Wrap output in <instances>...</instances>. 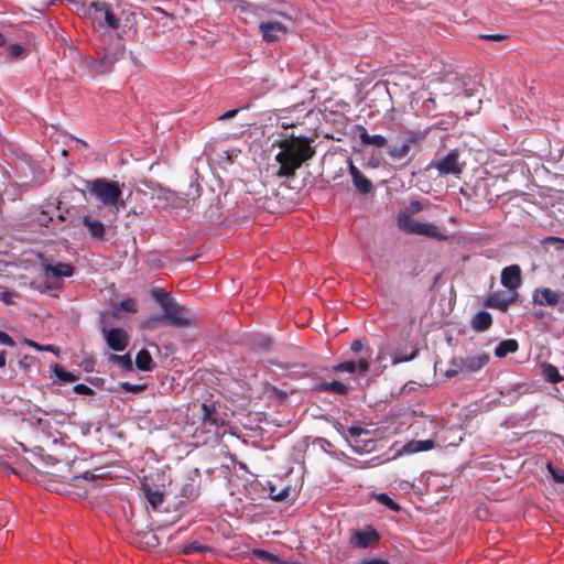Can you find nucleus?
<instances>
[{"label": "nucleus", "instance_id": "nucleus-48", "mask_svg": "<svg viewBox=\"0 0 564 564\" xmlns=\"http://www.w3.org/2000/svg\"><path fill=\"white\" fill-rule=\"evenodd\" d=\"M0 344L9 346V347H13L15 345V341L6 332L0 330Z\"/></svg>", "mask_w": 564, "mask_h": 564}, {"label": "nucleus", "instance_id": "nucleus-24", "mask_svg": "<svg viewBox=\"0 0 564 564\" xmlns=\"http://www.w3.org/2000/svg\"><path fill=\"white\" fill-rule=\"evenodd\" d=\"M314 389L319 392H330L338 395H346L349 391L347 384L337 380H334L333 382L317 383Z\"/></svg>", "mask_w": 564, "mask_h": 564}, {"label": "nucleus", "instance_id": "nucleus-22", "mask_svg": "<svg viewBox=\"0 0 564 564\" xmlns=\"http://www.w3.org/2000/svg\"><path fill=\"white\" fill-rule=\"evenodd\" d=\"M359 131V139L364 145H373L376 148H388V140L381 134H369L367 129L362 126H357Z\"/></svg>", "mask_w": 564, "mask_h": 564}, {"label": "nucleus", "instance_id": "nucleus-10", "mask_svg": "<svg viewBox=\"0 0 564 564\" xmlns=\"http://www.w3.org/2000/svg\"><path fill=\"white\" fill-rule=\"evenodd\" d=\"M400 226L410 234H415L420 236H426L430 238H434L438 241H446L448 237L441 232L438 226L430 223H420L409 217L405 219L399 218Z\"/></svg>", "mask_w": 564, "mask_h": 564}, {"label": "nucleus", "instance_id": "nucleus-3", "mask_svg": "<svg viewBox=\"0 0 564 564\" xmlns=\"http://www.w3.org/2000/svg\"><path fill=\"white\" fill-rule=\"evenodd\" d=\"M279 15L282 20L270 19L259 23V33L264 43H276L282 37L291 33L293 22L292 18L282 12H280Z\"/></svg>", "mask_w": 564, "mask_h": 564}, {"label": "nucleus", "instance_id": "nucleus-18", "mask_svg": "<svg viewBox=\"0 0 564 564\" xmlns=\"http://www.w3.org/2000/svg\"><path fill=\"white\" fill-rule=\"evenodd\" d=\"M419 354V348L412 343H404L397 347L391 355L392 365L413 360Z\"/></svg>", "mask_w": 564, "mask_h": 564}, {"label": "nucleus", "instance_id": "nucleus-49", "mask_svg": "<svg viewBox=\"0 0 564 564\" xmlns=\"http://www.w3.org/2000/svg\"><path fill=\"white\" fill-rule=\"evenodd\" d=\"M364 348V343L362 340L360 339H355L351 344H350V350L355 354H358Z\"/></svg>", "mask_w": 564, "mask_h": 564}, {"label": "nucleus", "instance_id": "nucleus-39", "mask_svg": "<svg viewBox=\"0 0 564 564\" xmlns=\"http://www.w3.org/2000/svg\"><path fill=\"white\" fill-rule=\"evenodd\" d=\"M120 308L124 312L135 313L137 312V301L132 297L124 299L119 304Z\"/></svg>", "mask_w": 564, "mask_h": 564}, {"label": "nucleus", "instance_id": "nucleus-28", "mask_svg": "<svg viewBox=\"0 0 564 564\" xmlns=\"http://www.w3.org/2000/svg\"><path fill=\"white\" fill-rule=\"evenodd\" d=\"M519 348L516 339H506L499 343L495 348V355L499 358L506 357L508 354L516 352Z\"/></svg>", "mask_w": 564, "mask_h": 564}, {"label": "nucleus", "instance_id": "nucleus-60", "mask_svg": "<svg viewBox=\"0 0 564 564\" xmlns=\"http://www.w3.org/2000/svg\"><path fill=\"white\" fill-rule=\"evenodd\" d=\"M270 344H271L270 339H265V341L262 346H263V348H268L270 346Z\"/></svg>", "mask_w": 564, "mask_h": 564}, {"label": "nucleus", "instance_id": "nucleus-37", "mask_svg": "<svg viewBox=\"0 0 564 564\" xmlns=\"http://www.w3.org/2000/svg\"><path fill=\"white\" fill-rule=\"evenodd\" d=\"M162 324H165V317H163V313L150 316L147 321L143 322L142 327L147 329H155Z\"/></svg>", "mask_w": 564, "mask_h": 564}, {"label": "nucleus", "instance_id": "nucleus-45", "mask_svg": "<svg viewBox=\"0 0 564 564\" xmlns=\"http://www.w3.org/2000/svg\"><path fill=\"white\" fill-rule=\"evenodd\" d=\"M547 469L555 482L564 484V473H558L551 463L547 464Z\"/></svg>", "mask_w": 564, "mask_h": 564}, {"label": "nucleus", "instance_id": "nucleus-62", "mask_svg": "<svg viewBox=\"0 0 564 564\" xmlns=\"http://www.w3.org/2000/svg\"><path fill=\"white\" fill-rule=\"evenodd\" d=\"M186 495H189V490L184 491V495H183V496H185V497H186Z\"/></svg>", "mask_w": 564, "mask_h": 564}, {"label": "nucleus", "instance_id": "nucleus-38", "mask_svg": "<svg viewBox=\"0 0 564 564\" xmlns=\"http://www.w3.org/2000/svg\"><path fill=\"white\" fill-rule=\"evenodd\" d=\"M152 297L160 304L162 308L164 307V304L169 303L173 299L170 293L164 292L162 289L153 290Z\"/></svg>", "mask_w": 564, "mask_h": 564}, {"label": "nucleus", "instance_id": "nucleus-9", "mask_svg": "<svg viewBox=\"0 0 564 564\" xmlns=\"http://www.w3.org/2000/svg\"><path fill=\"white\" fill-rule=\"evenodd\" d=\"M200 427L206 433L218 434V429L225 425V416L217 409L215 402H203L200 404Z\"/></svg>", "mask_w": 564, "mask_h": 564}, {"label": "nucleus", "instance_id": "nucleus-52", "mask_svg": "<svg viewBox=\"0 0 564 564\" xmlns=\"http://www.w3.org/2000/svg\"><path fill=\"white\" fill-rule=\"evenodd\" d=\"M186 490H189V495H186V498H194L197 496L196 491H195V488L192 484H188L186 485L184 488H183V491H186Z\"/></svg>", "mask_w": 564, "mask_h": 564}, {"label": "nucleus", "instance_id": "nucleus-44", "mask_svg": "<svg viewBox=\"0 0 564 564\" xmlns=\"http://www.w3.org/2000/svg\"><path fill=\"white\" fill-rule=\"evenodd\" d=\"M73 390L77 394H84V395L94 394V390L84 383H78V384L74 386Z\"/></svg>", "mask_w": 564, "mask_h": 564}, {"label": "nucleus", "instance_id": "nucleus-30", "mask_svg": "<svg viewBox=\"0 0 564 564\" xmlns=\"http://www.w3.org/2000/svg\"><path fill=\"white\" fill-rule=\"evenodd\" d=\"M108 361L118 365L124 371L132 370V359H131L130 354H124V355L110 354L108 357Z\"/></svg>", "mask_w": 564, "mask_h": 564}, {"label": "nucleus", "instance_id": "nucleus-20", "mask_svg": "<svg viewBox=\"0 0 564 564\" xmlns=\"http://www.w3.org/2000/svg\"><path fill=\"white\" fill-rule=\"evenodd\" d=\"M349 174L351 175L354 186L361 193V194H369L373 186L371 181L366 177L361 171L354 165L352 161H349Z\"/></svg>", "mask_w": 564, "mask_h": 564}, {"label": "nucleus", "instance_id": "nucleus-15", "mask_svg": "<svg viewBox=\"0 0 564 564\" xmlns=\"http://www.w3.org/2000/svg\"><path fill=\"white\" fill-rule=\"evenodd\" d=\"M379 540V533L372 528H367L366 530H354L350 543L355 547L367 549L373 544H377Z\"/></svg>", "mask_w": 564, "mask_h": 564}, {"label": "nucleus", "instance_id": "nucleus-7", "mask_svg": "<svg viewBox=\"0 0 564 564\" xmlns=\"http://www.w3.org/2000/svg\"><path fill=\"white\" fill-rule=\"evenodd\" d=\"M86 13L99 26H107L111 30H118L120 26V20L113 13L111 4L106 1L90 2Z\"/></svg>", "mask_w": 564, "mask_h": 564}, {"label": "nucleus", "instance_id": "nucleus-36", "mask_svg": "<svg viewBox=\"0 0 564 564\" xmlns=\"http://www.w3.org/2000/svg\"><path fill=\"white\" fill-rule=\"evenodd\" d=\"M376 500L391 511L398 512L401 509L400 506L384 492L377 495Z\"/></svg>", "mask_w": 564, "mask_h": 564}, {"label": "nucleus", "instance_id": "nucleus-57", "mask_svg": "<svg viewBox=\"0 0 564 564\" xmlns=\"http://www.w3.org/2000/svg\"><path fill=\"white\" fill-rule=\"evenodd\" d=\"M411 206L413 210H421V204L419 202H412Z\"/></svg>", "mask_w": 564, "mask_h": 564}, {"label": "nucleus", "instance_id": "nucleus-12", "mask_svg": "<svg viewBox=\"0 0 564 564\" xmlns=\"http://www.w3.org/2000/svg\"><path fill=\"white\" fill-rule=\"evenodd\" d=\"M41 267L46 278H69L75 272V268L70 263L54 262L46 257L41 258Z\"/></svg>", "mask_w": 564, "mask_h": 564}, {"label": "nucleus", "instance_id": "nucleus-47", "mask_svg": "<svg viewBox=\"0 0 564 564\" xmlns=\"http://www.w3.org/2000/svg\"><path fill=\"white\" fill-rule=\"evenodd\" d=\"M480 40L484 41H492V42H500L507 39V35L505 34H480Z\"/></svg>", "mask_w": 564, "mask_h": 564}, {"label": "nucleus", "instance_id": "nucleus-27", "mask_svg": "<svg viewBox=\"0 0 564 564\" xmlns=\"http://www.w3.org/2000/svg\"><path fill=\"white\" fill-rule=\"evenodd\" d=\"M135 366L139 370L150 371L155 367V364L147 349H141L135 356Z\"/></svg>", "mask_w": 564, "mask_h": 564}, {"label": "nucleus", "instance_id": "nucleus-1", "mask_svg": "<svg viewBox=\"0 0 564 564\" xmlns=\"http://www.w3.org/2000/svg\"><path fill=\"white\" fill-rule=\"evenodd\" d=\"M312 139L308 137H291L279 142L280 152L275 155L280 164L276 175L280 177H293L297 169L303 163L311 160L316 151L311 145Z\"/></svg>", "mask_w": 564, "mask_h": 564}, {"label": "nucleus", "instance_id": "nucleus-33", "mask_svg": "<svg viewBox=\"0 0 564 564\" xmlns=\"http://www.w3.org/2000/svg\"><path fill=\"white\" fill-rule=\"evenodd\" d=\"M251 555L259 560H262V561H268V562L279 563V564H286V562L280 560L279 556H276L268 551H264V550L256 549L252 551Z\"/></svg>", "mask_w": 564, "mask_h": 564}, {"label": "nucleus", "instance_id": "nucleus-32", "mask_svg": "<svg viewBox=\"0 0 564 564\" xmlns=\"http://www.w3.org/2000/svg\"><path fill=\"white\" fill-rule=\"evenodd\" d=\"M53 372L56 376V378L62 382H74L78 379L76 375L65 370L62 366L57 364L53 366Z\"/></svg>", "mask_w": 564, "mask_h": 564}, {"label": "nucleus", "instance_id": "nucleus-58", "mask_svg": "<svg viewBox=\"0 0 564 564\" xmlns=\"http://www.w3.org/2000/svg\"><path fill=\"white\" fill-rule=\"evenodd\" d=\"M6 43H7L6 36L2 33H0V47L4 46Z\"/></svg>", "mask_w": 564, "mask_h": 564}, {"label": "nucleus", "instance_id": "nucleus-26", "mask_svg": "<svg viewBox=\"0 0 564 564\" xmlns=\"http://www.w3.org/2000/svg\"><path fill=\"white\" fill-rule=\"evenodd\" d=\"M433 447H434V441H432V440H423V441L414 440V441L406 443L403 446L402 452L406 453V454H413V453L430 451Z\"/></svg>", "mask_w": 564, "mask_h": 564}, {"label": "nucleus", "instance_id": "nucleus-43", "mask_svg": "<svg viewBox=\"0 0 564 564\" xmlns=\"http://www.w3.org/2000/svg\"><path fill=\"white\" fill-rule=\"evenodd\" d=\"M486 188H487V182L482 178L477 180L476 184H475L476 197H480V194H478V191L486 189ZM481 198L485 200H488V202L491 200V197H487L486 194L481 195Z\"/></svg>", "mask_w": 564, "mask_h": 564}, {"label": "nucleus", "instance_id": "nucleus-53", "mask_svg": "<svg viewBox=\"0 0 564 564\" xmlns=\"http://www.w3.org/2000/svg\"><path fill=\"white\" fill-rule=\"evenodd\" d=\"M26 345L39 350V351H43L44 350V346H41L40 344L33 341V340H26Z\"/></svg>", "mask_w": 564, "mask_h": 564}, {"label": "nucleus", "instance_id": "nucleus-41", "mask_svg": "<svg viewBox=\"0 0 564 564\" xmlns=\"http://www.w3.org/2000/svg\"><path fill=\"white\" fill-rule=\"evenodd\" d=\"M120 387L123 391L126 392H139V391H142L144 390L145 386H141V384H132L128 381L126 382H121L120 383Z\"/></svg>", "mask_w": 564, "mask_h": 564}, {"label": "nucleus", "instance_id": "nucleus-11", "mask_svg": "<svg viewBox=\"0 0 564 564\" xmlns=\"http://www.w3.org/2000/svg\"><path fill=\"white\" fill-rule=\"evenodd\" d=\"M123 54L124 47L122 45H117L111 50H107L101 58L94 59L90 68L98 75L107 74L113 68V65L118 61L123 58Z\"/></svg>", "mask_w": 564, "mask_h": 564}, {"label": "nucleus", "instance_id": "nucleus-31", "mask_svg": "<svg viewBox=\"0 0 564 564\" xmlns=\"http://www.w3.org/2000/svg\"><path fill=\"white\" fill-rule=\"evenodd\" d=\"M144 494L147 501L152 507V509L156 510L163 503V492L161 490H153L147 487L144 488Z\"/></svg>", "mask_w": 564, "mask_h": 564}, {"label": "nucleus", "instance_id": "nucleus-16", "mask_svg": "<svg viewBox=\"0 0 564 564\" xmlns=\"http://www.w3.org/2000/svg\"><path fill=\"white\" fill-rule=\"evenodd\" d=\"M518 293H510L499 291L488 295L485 301V305L491 308H498L502 312H507L509 306L517 301Z\"/></svg>", "mask_w": 564, "mask_h": 564}, {"label": "nucleus", "instance_id": "nucleus-54", "mask_svg": "<svg viewBox=\"0 0 564 564\" xmlns=\"http://www.w3.org/2000/svg\"><path fill=\"white\" fill-rule=\"evenodd\" d=\"M6 360H7V351L1 350L0 351V368L6 366Z\"/></svg>", "mask_w": 564, "mask_h": 564}, {"label": "nucleus", "instance_id": "nucleus-14", "mask_svg": "<svg viewBox=\"0 0 564 564\" xmlns=\"http://www.w3.org/2000/svg\"><path fill=\"white\" fill-rule=\"evenodd\" d=\"M101 332L110 349L115 351H123L127 348L129 344V336L122 328H107L104 326Z\"/></svg>", "mask_w": 564, "mask_h": 564}, {"label": "nucleus", "instance_id": "nucleus-42", "mask_svg": "<svg viewBox=\"0 0 564 564\" xmlns=\"http://www.w3.org/2000/svg\"><path fill=\"white\" fill-rule=\"evenodd\" d=\"M8 51L10 53L11 57L18 58L23 54L24 47L21 44L14 43L8 47Z\"/></svg>", "mask_w": 564, "mask_h": 564}, {"label": "nucleus", "instance_id": "nucleus-50", "mask_svg": "<svg viewBox=\"0 0 564 564\" xmlns=\"http://www.w3.org/2000/svg\"><path fill=\"white\" fill-rule=\"evenodd\" d=\"M238 112H239V109H231V110H228L225 113H223L218 119L219 120L230 119V118H234Z\"/></svg>", "mask_w": 564, "mask_h": 564}, {"label": "nucleus", "instance_id": "nucleus-5", "mask_svg": "<svg viewBox=\"0 0 564 564\" xmlns=\"http://www.w3.org/2000/svg\"><path fill=\"white\" fill-rule=\"evenodd\" d=\"M423 135L417 132H406L398 138V142L388 147V154L392 161L405 159L412 151L420 152Z\"/></svg>", "mask_w": 564, "mask_h": 564}, {"label": "nucleus", "instance_id": "nucleus-29", "mask_svg": "<svg viewBox=\"0 0 564 564\" xmlns=\"http://www.w3.org/2000/svg\"><path fill=\"white\" fill-rule=\"evenodd\" d=\"M542 373L544 379L551 383H558L563 380V377L560 375L558 369L552 364H543Z\"/></svg>", "mask_w": 564, "mask_h": 564}, {"label": "nucleus", "instance_id": "nucleus-8", "mask_svg": "<svg viewBox=\"0 0 564 564\" xmlns=\"http://www.w3.org/2000/svg\"><path fill=\"white\" fill-rule=\"evenodd\" d=\"M162 311L166 325L183 328L191 326L194 322V315L191 310L180 305L174 297L169 303L164 304Z\"/></svg>", "mask_w": 564, "mask_h": 564}, {"label": "nucleus", "instance_id": "nucleus-21", "mask_svg": "<svg viewBox=\"0 0 564 564\" xmlns=\"http://www.w3.org/2000/svg\"><path fill=\"white\" fill-rule=\"evenodd\" d=\"M534 304L555 306L560 302V294L550 288L535 289L532 295Z\"/></svg>", "mask_w": 564, "mask_h": 564}, {"label": "nucleus", "instance_id": "nucleus-6", "mask_svg": "<svg viewBox=\"0 0 564 564\" xmlns=\"http://www.w3.org/2000/svg\"><path fill=\"white\" fill-rule=\"evenodd\" d=\"M488 361L489 357L486 354L454 358L451 362V367L446 370V376L452 378L476 372L484 368Z\"/></svg>", "mask_w": 564, "mask_h": 564}, {"label": "nucleus", "instance_id": "nucleus-4", "mask_svg": "<svg viewBox=\"0 0 564 564\" xmlns=\"http://www.w3.org/2000/svg\"><path fill=\"white\" fill-rule=\"evenodd\" d=\"M464 87V82L455 72L446 73L443 77L430 83V97L427 101L435 102L441 97L458 95Z\"/></svg>", "mask_w": 564, "mask_h": 564}, {"label": "nucleus", "instance_id": "nucleus-61", "mask_svg": "<svg viewBox=\"0 0 564 564\" xmlns=\"http://www.w3.org/2000/svg\"><path fill=\"white\" fill-rule=\"evenodd\" d=\"M62 155L67 156V155H68L67 150H63V151H62Z\"/></svg>", "mask_w": 564, "mask_h": 564}, {"label": "nucleus", "instance_id": "nucleus-34", "mask_svg": "<svg viewBox=\"0 0 564 564\" xmlns=\"http://www.w3.org/2000/svg\"><path fill=\"white\" fill-rule=\"evenodd\" d=\"M210 551V547L203 545L198 541L191 542L183 546L182 553L185 555H191L193 553H205Z\"/></svg>", "mask_w": 564, "mask_h": 564}, {"label": "nucleus", "instance_id": "nucleus-35", "mask_svg": "<svg viewBox=\"0 0 564 564\" xmlns=\"http://www.w3.org/2000/svg\"><path fill=\"white\" fill-rule=\"evenodd\" d=\"M269 496L274 501H284L290 496V488L278 489L276 486H270Z\"/></svg>", "mask_w": 564, "mask_h": 564}, {"label": "nucleus", "instance_id": "nucleus-2", "mask_svg": "<svg viewBox=\"0 0 564 564\" xmlns=\"http://www.w3.org/2000/svg\"><path fill=\"white\" fill-rule=\"evenodd\" d=\"M86 189L105 206H123L122 189L117 182L107 178H96L86 182Z\"/></svg>", "mask_w": 564, "mask_h": 564}, {"label": "nucleus", "instance_id": "nucleus-23", "mask_svg": "<svg viewBox=\"0 0 564 564\" xmlns=\"http://www.w3.org/2000/svg\"><path fill=\"white\" fill-rule=\"evenodd\" d=\"M83 225L87 227L90 236L94 239L102 240L105 238L106 228L100 220L94 219L89 215H86L83 217Z\"/></svg>", "mask_w": 564, "mask_h": 564}, {"label": "nucleus", "instance_id": "nucleus-17", "mask_svg": "<svg viewBox=\"0 0 564 564\" xmlns=\"http://www.w3.org/2000/svg\"><path fill=\"white\" fill-rule=\"evenodd\" d=\"M522 283L521 269L518 264H511L501 271V284L510 292H517Z\"/></svg>", "mask_w": 564, "mask_h": 564}, {"label": "nucleus", "instance_id": "nucleus-40", "mask_svg": "<svg viewBox=\"0 0 564 564\" xmlns=\"http://www.w3.org/2000/svg\"><path fill=\"white\" fill-rule=\"evenodd\" d=\"M18 296L19 295L14 292L4 291L0 294V300L7 305H12L15 303Z\"/></svg>", "mask_w": 564, "mask_h": 564}, {"label": "nucleus", "instance_id": "nucleus-59", "mask_svg": "<svg viewBox=\"0 0 564 564\" xmlns=\"http://www.w3.org/2000/svg\"><path fill=\"white\" fill-rule=\"evenodd\" d=\"M44 350L45 351H54V347L52 345H48V346L44 347Z\"/></svg>", "mask_w": 564, "mask_h": 564}, {"label": "nucleus", "instance_id": "nucleus-19", "mask_svg": "<svg viewBox=\"0 0 564 564\" xmlns=\"http://www.w3.org/2000/svg\"><path fill=\"white\" fill-rule=\"evenodd\" d=\"M335 372H349L355 373L358 371L366 375L370 370V364L367 358H360L358 361L347 360L333 367Z\"/></svg>", "mask_w": 564, "mask_h": 564}, {"label": "nucleus", "instance_id": "nucleus-13", "mask_svg": "<svg viewBox=\"0 0 564 564\" xmlns=\"http://www.w3.org/2000/svg\"><path fill=\"white\" fill-rule=\"evenodd\" d=\"M433 165L441 175H458L463 172L465 166L464 163L459 162V153L457 150L449 151L444 158L434 162Z\"/></svg>", "mask_w": 564, "mask_h": 564}, {"label": "nucleus", "instance_id": "nucleus-55", "mask_svg": "<svg viewBox=\"0 0 564 564\" xmlns=\"http://www.w3.org/2000/svg\"><path fill=\"white\" fill-rule=\"evenodd\" d=\"M75 143L78 145V147H82V148H88V144L86 141L82 140V139H78V138H75L74 139Z\"/></svg>", "mask_w": 564, "mask_h": 564}, {"label": "nucleus", "instance_id": "nucleus-46", "mask_svg": "<svg viewBox=\"0 0 564 564\" xmlns=\"http://www.w3.org/2000/svg\"><path fill=\"white\" fill-rule=\"evenodd\" d=\"M348 432H349V435L351 437H354L356 441L359 437H361L362 435H368L369 434V432L367 430H365L362 427H359V426H351V427H349Z\"/></svg>", "mask_w": 564, "mask_h": 564}, {"label": "nucleus", "instance_id": "nucleus-51", "mask_svg": "<svg viewBox=\"0 0 564 564\" xmlns=\"http://www.w3.org/2000/svg\"><path fill=\"white\" fill-rule=\"evenodd\" d=\"M360 564H389V562L383 558L375 557V558L366 560V561L361 562Z\"/></svg>", "mask_w": 564, "mask_h": 564}, {"label": "nucleus", "instance_id": "nucleus-25", "mask_svg": "<svg viewBox=\"0 0 564 564\" xmlns=\"http://www.w3.org/2000/svg\"><path fill=\"white\" fill-rule=\"evenodd\" d=\"M492 324V318L490 313L486 311L478 312L471 319V327L476 332H485L487 330Z\"/></svg>", "mask_w": 564, "mask_h": 564}, {"label": "nucleus", "instance_id": "nucleus-56", "mask_svg": "<svg viewBox=\"0 0 564 564\" xmlns=\"http://www.w3.org/2000/svg\"><path fill=\"white\" fill-rule=\"evenodd\" d=\"M79 478L94 480L96 478V476L89 471H86L82 476H79Z\"/></svg>", "mask_w": 564, "mask_h": 564}]
</instances>
